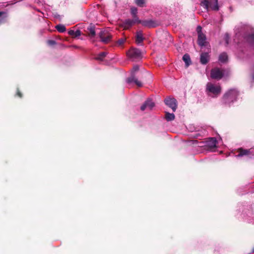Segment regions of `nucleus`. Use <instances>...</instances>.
Masks as SVG:
<instances>
[{"instance_id":"nucleus-1","label":"nucleus","mask_w":254,"mask_h":254,"mask_svg":"<svg viewBox=\"0 0 254 254\" xmlns=\"http://www.w3.org/2000/svg\"><path fill=\"white\" fill-rule=\"evenodd\" d=\"M201 5L204 7L207 11L209 9L215 11L219 10L218 0H210V1H209V0H202Z\"/></svg>"},{"instance_id":"nucleus-2","label":"nucleus","mask_w":254,"mask_h":254,"mask_svg":"<svg viewBox=\"0 0 254 254\" xmlns=\"http://www.w3.org/2000/svg\"><path fill=\"white\" fill-rule=\"evenodd\" d=\"M238 92L236 89H231L227 92L223 97V100L225 104H230L236 100Z\"/></svg>"},{"instance_id":"nucleus-3","label":"nucleus","mask_w":254,"mask_h":254,"mask_svg":"<svg viewBox=\"0 0 254 254\" xmlns=\"http://www.w3.org/2000/svg\"><path fill=\"white\" fill-rule=\"evenodd\" d=\"M139 66L137 65L133 66L131 72V76L128 77L127 79V82L128 83H131L132 82H134L136 85L138 87H141L142 86V83L140 81H139L136 78L135 73L138 71Z\"/></svg>"},{"instance_id":"nucleus-4","label":"nucleus","mask_w":254,"mask_h":254,"mask_svg":"<svg viewBox=\"0 0 254 254\" xmlns=\"http://www.w3.org/2000/svg\"><path fill=\"white\" fill-rule=\"evenodd\" d=\"M127 54L128 58L133 60L139 59L142 56L141 52L136 48H131Z\"/></svg>"},{"instance_id":"nucleus-5","label":"nucleus","mask_w":254,"mask_h":254,"mask_svg":"<svg viewBox=\"0 0 254 254\" xmlns=\"http://www.w3.org/2000/svg\"><path fill=\"white\" fill-rule=\"evenodd\" d=\"M206 89L209 92L217 96L221 92V87L218 85H215L209 82L207 84Z\"/></svg>"},{"instance_id":"nucleus-6","label":"nucleus","mask_w":254,"mask_h":254,"mask_svg":"<svg viewBox=\"0 0 254 254\" xmlns=\"http://www.w3.org/2000/svg\"><path fill=\"white\" fill-rule=\"evenodd\" d=\"M202 28L200 26L197 27L196 30L198 33V44L200 46H204L206 43V37L201 32Z\"/></svg>"},{"instance_id":"nucleus-7","label":"nucleus","mask_w":254,"mask_h":254,"mask_svg":"<svg viewBox=\"0 0 254 254\" xmlns=\"http://www.w3.org/2000/svg\"><path fill=\"white\" fill-rule=\"evenodd\" d=\"M99 37L101 41L104 43H108L111 39L112 36L108 31H101L99 33Z\"/></svg>"},{"instance_id":"nucleus-8","label":"nucleus","mask_w":254,"mask_h":254,"mask_svg":"<svg viewBox=\"0 0 254 254\" xmlns=\"http://www.w3.org/2000/svg\"><path fill=\"white\" fill-rule=\"evenodd\" d=\"M223 70L218 68L212 69L211 71V78L215 79H220L223 76Z\"/></svg>"},{"instance_id":"nucleus-9","label":"nucleus","mask_w":254,"mask_h":254,"mask_svg":"<svg viewBox=\"0 0 254 254\" xmlns=\"http://www.w3.org/2000/svg\"><path fill=\"white\" fill-rule=\"evenodd\" d=\"M164 101L166 105L171 108L174 112L176 111L177 108V101L175 99L168 97Z\"/></svg>"},{"instance_id":"nucleus-10","label":"nucleus","mask_w":254,"mask_h":254,"mask_svg":"<svg viewBox=\"0 0 254 254\" xmlns=\"http://www.w3.org/2000/svg\"><path fill=\"white\" fill-rule=\"evenodd\" d=\"M154 106V103L152 100L149 99L141 106L140 109L142 111L145 110H151Z\"/></svg>"},{"instance_id":"nucleus-11","label":"nucleus","mask_w":254,"mask_h":254,"mask_svg":"<svg viewBox=\"0 0 254 254\" xmlns=\"http://www.w3.org/2000/svg\"><path fill=\"white\" fill-rule=\"evenodd\" d=\"M137 23H141L143 26L148 28L155 27L157 25L155 21L151 20H140V21H138Z\"/></svg>"},{"instance_id":"nucleus-12","label":"nucleus","mask_w":254,"mask_h":254,"mask_svg":"<svg viewBox=\"0 0 254 254\" xmlns=\"http://www.w3.org/2000/svg\"><path fill=\"white\" fill-rule=\"evenodd\" d=\"M137 23V21H135V19L133 18V19H126L123 23V27L124 29H127L131 27L133 24Z\"/></svg>"},{"instance_id":"nucleus-13","label":"nucleus","mask_w":254,"mask_h":254,"mask_svg":"<svg viewBox=\"0 0 254 254\" xmlns=\"http://www.w3.org/2000/svg\"><path fill=\"white\" fill-rule=\"evenodd\" d=\"M216 142L215 138H210L205 142V145L210 148H213L216 146Z\"/></svg>"},{"instance_id":"nucleus-14","label":"nucleus","mask_w":254,"mask_h":254,"mask_svg":"<svg viewBox=\"0 0 254 254\" xmlns=\"http://www.w3.org/2000/svg\"><path fill=\"white\" fill-rule=\"evenodd\" d=\"M144 39L142 32L141 31H137L136 33V43L138 45H140L143 42Z\"/></svg>"},{"instance_id":"nucleus-15","label":"nucleus","mask_w":254,"mask_h":254,"mask_svg":"<svg viewBox=\"0 0 254 254\" xmlns=\"http://www.w3.org/2000/svg\"><path fill=\"white\" fill-rule=\"evenodd\" d=\"M209 59V56L208 53H202L200 55V62L202 64H205L207 63Z\"/></svg>"},{"instance_id":"nucleus-16","label":"nucleus","mask_w":254,"mask_h":254,"mask_svg":"<svg viewBox=\"0 0 254 254\" xmlns=\"http://www.w3.org/2000/svg\"><path fill=\"white\" fill-rule=\"evenodd\" d=\"M131 13L132 14V16L133 17V18L135 19V21H140V20L138 19L137 13V9L136 7H132L130 9Z\"/></svg>"},{"instance_id":"nucleus-17","label":"nucleus","mask_w":254,"mask_h":254,"mask_svg":"<svg viewBox=\"0 0 254 254\" xmlns=\"http://www.w3.org/2000/svg\"><path fill=\"white\" fill-rule=\"evenodd\" d=\"M239 154L236 155L237 157H242L244 155H248L250 152V150H245L240 148L238 150Z\"/></svg>"},{"instance_id":"nucleus-18","label":"nucleus","mask_w":254,"mask_h":254,"mask_svg":"<svg viewBox=\"0 0 254 254\" xmlns=\"http://www.w3.org/2000/svg\"><path fill=\"white\" fill-rule=\"evenodd\" d=\"M7 15L4 12H0V24L4 23L6 21Z\"/></svg>"},{"instance_id":"nucleus-19","label":"nucleus","mask_w":254,"mask_h":254,"mask_svg":"<svg viewBox=\"0 0 254 254\" xmlns=\"http://www.w3.org/2000/svg\"><path fill=\"white\" fill-rule=\"evenodd\" d=\"M228 59L227 55L225 53H223L220 55L219 61L221 63H225Z\"/></svg>"},{"instance_id":"nucleus-20","label":"nucleus","mask_w":254,"mask_h":254,"mask_svg":"<svg viewBox=\"0 0 254 254\" xmlns=\"http://www.w3.org/2000/svg\"><path fill=\"white\" fill-rule=\"evenodd\" d=\"M183 60L185 62L186 66H188L191 62L190 56L188 54L184 55L183 57Z\"/></svg>"},{"instance_id":"nucleus-21","label":"nucleus","mask_w":254,"mask_h":254,"mask_svg":"<svg viewBox=\"0 0 254 254\" xmlns=\"http://www.w3.org/2000/svg\"><path fill=\"white\" fill-rule=\"evenodd\" d=\"M165 118L167 121H171L175 119V115L174 114H171L169 113H166Z\"/></svg>"},{"instance_id":"nucleus-22","label":"nucleus","mask_w":254,"mask_h":254,"mask_svg":"<svg viewBox=\"0 0 254 254\" xmlns=\"http://www.w3.org/2000/svg\"><path fill=\"white\" fill-rule=\"evenodd\" d=\"M106 52H102L97 55V56L95 58V59L98 61H103V59L106 57Z\"/></svg>"},{"instance_id":"nucleus-23","label":"nucleus","mask_w":254,"mask_h":254,"mask_svg":"<svg viewBox=\"0 0 254 254\" xmlns=\"http://www.w3.org/2000/svg\"><path fill=\"white\" fill-rule=\"evenodd\" d=\"M56 29L57 30L60 32H64L65 31L66 28L65 26L62 24L57 25L56 26Z\"/></svg>"},{"instance_id":"nucleus-24","label":"nucleus","mask_w":254,"mask_h":254,"mask_svg":"<svg viewBox=\"0 0 254 254\" xmlns=\"http://www.w3.org/2000/svg\"><path fill=\"white\" fill-rule=\"evenodd\" d=\"M89 30V34L91 37H94L96 34V32L95 31V28L93 27H90L88 29Z\"/></svg>"},{"instance_id":"nucleus-25","label":"nucleus","mask_w":254,"mask_h":254,"mask_svg":"<svg viewBox=\"0 0 254 254\" xmlns=\"http://www.w3.org/2000/svg\"><path fill=\"white\" fill-rule=\"evenodd\" d=\"M247 40L249 42L251 43L252 45L254 46V32L248 37Z\"/></svg>"},{"instance_id":"nucleus-26","label":"nucleus","mask_w":254,"mask_h":254,"mask_svg":"<svg viewBox=\"0 0 254 254\" xmlns=\"http://www.w3.org/2000/svg\"><path fill=\"white\" fill-rule=\"evenodd\" d=\"M135 3L139 6L142 7L144 3V0H135Z\"/></svg>"},{"instance_id":"nucleus-27","label":"nucleus","mask_w":254,"mask_h":254,"mask_svg":"<svg viewBox=\"0 0 254 254\" xmlns=\"http://www.w3.org/2000/svg\"><path fill=\"white\" fill-rule=\"evenodd\" d=\"M125 38H121L117 41V44L119 46H121L125 43Z\"/></svg>"},{"instance_id":"nucleus-28","label":"nucleus","mask_w":254,"mask_h":254,"mask_svg":"<svg viewBox=\"0 0 254 254\" xmlns=\"http://www.w3.org/2000/svg\"><path fill=\"white\" fill-rule=\"evenodd\" d=\"M229 36L228 35V34L227 33H226L225 35H224V39L225 41V42H226V45H228V43H229Z\"/></svg>"},{"instance_id":"nucleus-29","label":"nucleus","mask_w":254,"mask_h":254,"mask_svg":"<svg viewBox=\"0 0 254 254\" xmlns=\"http://www.w3.org/2000/svg\"><path fill=\"white\" fill-rule=\"evenodd\" d=\"M47 43L49 45L53 46L56 44V42L54 40H48Z\"/></svg>"},{"instance_id":"nucleus-30","label":"nucleus","mask_w":254,"mask_h":254,"mask_svg":"<svg viewBox=\"0 0 254 254\" xmlns=\"http://www.w3.org/2000/svg\"><path fill=\"white\" fill-rule=\"evenodd\" d=\"M81 35V32L80 30H76L74 33V37H78Z\"/></svg>"},{"instance_id":"nucleus-31","label":"nucleus","mask_w":254,"mask_h":254,"mask_svg":"<svg viewBox=\"0 0 254 254\" xmlns=\"http://www.w3.org/2000/svg\"><path fill=\"white\" fill-rule=\"evenodd\" d=\"M74 33H75V31H73V30H69L68 31V34L71 35V36H74Z\"/></svg>"},{"instance_id":"nucleus-32","label":"nucleus","mask_w":254,"mask_h":254,"mask_svg":"<svg viewBox=\"0 0 254 254\" xmlns=\"http://www.w3.org/2000/svg\"><path fill=\"white\" fill-rule=\"evenodd\" d=\"M17 94L19 96V97H21L22 96H21V94L20 93L19 91H17Z\"/></svg>"},{"instance_id":"nucleus-33","label":"nucleus","mask_w":254,"mask_h":254,"mask_svg":"<svg viewBox=\"0 0 254 254\" xmlns=\"http://www.w3.org/2000/svg\"><path fill=\"white\" fill-rule=\"evenodd\" d=\"M253 78L254 80V74L253 75Z\"/></svg>"},{"instance_id":"nucleus-34","label":"nucleus","mask_w":254,"mask_h":254,"mask_svg":"<svg viewBox=\"0 0 254 254\" xmlns=\"http://www.w3.org/2000/svg\"><path fill=\"white\" fill-rule=\"evenodd\" d=\"M253 252L254 253V248L253 249Z\"/></svg>"}]
</instances>
